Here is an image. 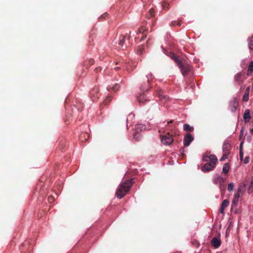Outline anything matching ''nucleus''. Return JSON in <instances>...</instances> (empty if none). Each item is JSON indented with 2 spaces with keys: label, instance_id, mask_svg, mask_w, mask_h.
<instances>
[{
  "label": "nucleus",
  "instance_id": "a19ab883",
  "mask_svg": "<svg viewBox=\"0 0 253 253\" xmlns=\"http://www.w3.org/2000/svg\"><path fill=\"white\" fill-rule=\"evenodd\" d=\"M176 25L180 26L181 25V21L179 20L178 22H176Z\"/></svg>",
  "mask_w": 253,
  "mask_h": 253
},
{
  "label": "nucleus",
  "instance_id": "2eb2a0df",
  "mask_svg": "<svg viewBox=\"0 0 253 253\" xmlns=\"http://www.w3.org/2000/svg\"><path fill=\"white\" fill-rule=\"evenodd\" d=\"M229 205V201L228 200H224L222 202L220 208V212L221 213L224 214V209L227 208Z\"/></svg>",
  "mask_w": 253,
  "mask_h": 253
},
{
  "label": "nucleus",
  "instance_id": "423d86ee",
  "mask_svg": "<svg viewBox=\"0 0 253 253\" xmlns=\"http://www.w3.org/2000/svg\"><path fill=\"white\" fill-rule=\"evenodd\" d=\"M161 138V142L165 145H170L173 141L172 135L168 132L167 134L162 135Z\"/></svg>",
  "mask_w": 253,
  "mask_h": 253
},
{
  "label": "nucleus",
  "instance_id": "bb28decb",
  "mask_svg": "<svg viewBox=\"0 0 253 253\" xmlns=\"http://www.w3.org/2000/svg\"><path fill=\"white\" fill-rule=\"evenodd\" d=\"M249 98V93L247 92H245L244 93V94L243 95V101L245 102H247L248 101Z\"/></svg>",
  "mask_w": 253,
  "mask_h": 253
},
{
  "label": "nucleus",
  "instance_id": "a18cd8bd",
  "mask_svg": "<svg viewBox=\"0 0 253 253\" xmlns=\"http://www.w3.org/2000/svg\"><path fill=\"white\" fill-rule=\"evenodd\" d=\"M243 134V131L242 130V131H241L240 135H241V134Z\"/></svg>",
  "mask_w": 253,
  "mask_h": 253
},
{
  "label": "nucleus",
  "instance_id": "f704fd0d",
  "mask_svg": "<svg viewBox=\"0 0 253 253\" xmlns=\"http://www.w3.org/2000/svg\"><path fill=\"white\" fill-rule=\"evenodd\" d=\"M119 84H116L114 86H113L112 87V89L114 90V91H116V90H118L119 89Z\"/></svg>",
  "mask_w": 253,
  "mask_h": 253
},
{
  "label": "nucleus",
  "instance_id": "4c0bfd02",
  "mask_svg": "<svg viewBox=\"0 0 253 253\" xmlns=\"http://www.w3.org/2000/svg\"><path fill=\"white\" fill-rule=\"evenodd\" d=\"M244 164H248L249 162V159H241Z\"/></svg>",
  "mask_w": 253,
  "mask_h": 253
},
{
  "label": "nucleus",
  "instance_id": "7ed1b4c3",
  "mask_svg": "<svg viewBox=\"0 0 253 253\" xmlns=\"http://www.w3.org/2000/svg\"><path fill=\"white\" fill-rule=\"evenodd\" d=\"M177 65L184 76H187L191 70V67L185 60H182Z\"/></svg>",
  "mask_w": 253,
  "mask_h": 253
},
{
  "label": "nucleus",
  "instance_id": "c9c22d12",
  "mask_svg": "<svg viewBox=\"0 0 253 253\" xmlns=\"http://www.w3.org/2000/svg\"><path fill=\"white\" fill-rule=\"evenodd\" d=\"M111 99L110 97H109L104 100V103L105 104H107V103H109V102L111 101Z\"/></svg>",
  "mask_w": 253,
  "mask_h": 253
},
{
  "label": "nucleus",
  "instance_id": "ddd939ff",
  "mask_svg": "<svg viewBox=\"0 0 253 253\" xmlns=\"http://www.w3.org/2000/svg\"><path fill=\"white\" fill-rule=\"evenodd\" d=\"M238 200L233 199L232 201L231 209L232 212L237 214L238 213Z\"/></svg>",
  "mask_w": 253,
  "mask_h": 253
},
{
  "label": "nucleus",
  "instance_id": "4468645a",
  "mask_svg": "<svg viewBox=\"0 0 253 253\" xmlns=\"http://www.w3.org/2000/svg\"><path fill=\"white\" fill-rule=\"evenodd\" d=\"M211 244L215 248H218L221 245V241L219 238L214 237L211 240Z\"/></svg>",
  "mask_w": 253,
  "mask_h": 253
},
{
  "label": "nucleus",
  "instance_id": "473e14b6",
  "mask_svg": "<svg viewBox=\"0 0 253 253\" xmlns=\"http://www.w3.org/2000/svg\"><path fill=\"white\" fill-rule=\"evenodd\" d=\"M169 4L167 2H164L162 4V6L164 9L165 10H168L169 9Z\"/></svg>",
  "mask_w": 253,
  "mask_h": 253
},
{
  "label": "nucleus",
  "instance_id": "0eeeda50",
  "mask_svg": "<svg viewBox=\"0 0 253 253\" xmlns=\"http://www.w3.org/2000/svg\"><path fill=\"white\" fill-rule=\"evenodd\" d=\"M245 72H240L234 76V82L238 85H241L245 80Z\"/></svg>",
  "mask_w": 253,
  "mask_h": 253
},
{
  "label": "nucleus",
  "instance_id": "37998d69",
  "mask_svg": "<svg viewBox=\"0 0 253 253\" xmlns=\"http://www.w3.org/2000/svg\"><path fill=\"white\" fill-rule=\"evenodd\" d=\"M114 69L115 70L117 71L120 69V67H115Z\"/></svg>",
  "mask_w": 253,
  "mask_h": 253
},
{
  "label": "nucleus",
  "instance_id": "e433bc0d",
  "mask_svg": "<svg viewBox=\"0 0 253 253\" xmlns=\"http://www.w3.org/2000/svg\"><path fill=\"white\" fill-rule=\"evenodd\" d=\"M101 68L100 67H98L97 68H96L94 69V71L96 73H98V72H100L101 71Z\"/></svg>",
  "mask_w": 253,
  "mask_h": 253
},
{
  "label": "nucleus",
  "instance_id": "9d476101",
  "mask_svg": "<svg viewBox=\"0 0 253 253\" xmlns=\"http://www.w3.org/2000/svg\"><path fill=\"white\" fill-rule=\"evenodd\" d=\"M194 140L193 136L190 133H187L184 137L183 144L185 146H188Z\"/></svg>",
  "mask_w": 253,
  "mask_h": 253
},
{
  "label": "nucleus",
  "instance_id": "58836bf2",
  "mask_svg": "<svg viewBox=\"0 0 253 253\" xmlns=\"http://www.w3.org/2000/svg\"><path fill=\"white\" fill-rule=\"evenodd\" d=\"M48 200L49 202H51L53 201V197L51 196H49L48 198Z\"/></svg>",
  "mask_w": 253,
  "mask_h": 253
},
{
  "label": "nucleus",
  "instance_id": "c03bdc74",
  "mask_svg": "<svg viewBox=\"0 0 253 253\" xmlns=\"http://www.w3.org/2000/svg\"><path fill=\"white\" fill-rule=\"evenodd\" d=\"M172 122V121H170V122H168V123L169 124V123H171Z\"/></svg>",
  "mask_w": 253,
  "mask_h": 253
},
{
  "label": "nucleus",
  "instance_id": "cd10ccee",
  "mask_svg": "<svg viewBox=\"0 0 253 253\" xmlns=\"http://www.w3.org/2000/svg\"><path fill=\"white\" fill-rule=\"evenodd\" d=\"M243 142H241L240 145V158H243Z\"/></svg>",
  "mask_w": 253,
  "mask_h": 253
},
{
  "label": "nucleus",
  "instance_id": "1a4fd4ad",
  "mask_svg": "<svg viewBox=\"0 0 253 253\" xmlns=\"http://www.w3.org/2000/svg\"><path fill=\"white\" fill-rule=\"evenodd\" d=\"M238 106V101L236 98L232 99L229 103V108L231 111L234 113L236 112Z\"/></svg>",
  "mask_w": 253,
  "mask_h": 253
},
{
  "label": "nucleus",
  "instance_id": "c756f323",
  "mask_svg": "<svg viewBox=\"0 0 253 253\" xmlns=\"http://www.w3.org/2000/svg\"><path fill=\"white\" fill-rule=\"evenodd\" d=\"M234 187V183L232 182L229 183L228 185L227 190L228 191H231L233 190Z\"/></svg>",
  "mask_w": 253,
  "mask_h": 253
},
{
  "label": "nucleus",
  "instance_id": "79ce46f5",
  "mask_svg": "<svg viewBox=\"0 0 253 253\" xmlns=\"http://www.w3.org/2000/svg\"><path fill=\"white\" fill-rule=\"evenodd\" d=\"M250 86H248V87L246 88V90H245V92H249H249H250Z\"/></svg>",
  "mask_w": 253,
  "mask_h": 253
},
{
  "label": "nucleus",
  "instance_id": "09e8293b",
  "mask_svg": "<svg viewBox=\"0 0 253 253\" xmlns=\"http://www.w3.org/2000/svg\"><path fill=\"white\" fill-rule=\"evenodd\" d=\"M149 40V39H148V41H147V43L148 42Z\"/></svg>",
  "mask_w": 253,
  "mask_h": 253
},
{
  "label": "nucleus",
  "instance_id": "a211bd4d",
  "mask_svg": "<svg viewBox=\"0 0 253 253\" xmlns=\"http://www.w3.org/2000/svg\"><path fill=\"white\" fill-rule=\"evenodd\" d=\"M202 158H217L216 156L211 154V152L207 151L205 154H204Z\"/></svg>",
  "mask_w": 253,
  "mask_h": 253
},
{
  "label": "nucleus",
  "instance_id": "412c9836",
  "mask_svg": "<svg viewBox=\"0 0 253 253\" xmlns=\"http://www.w3.org/2000/svg\"><path fill=\"white\" fill-rule=\"evenodd\" d=\"M95 61L93 59H89L88 60H86L84 62V66L88 67V66H90L91 65L94 64Z\"/></svg>",
  "mask_w": 253,
  "mask_h": 253
},
{
  "label": "nucleus",
  "instance_id": "6e6552de",
  "mask_svg": "<svg viewBox=\"0 0 253 253\" xmlns=\"http://www.w3.org/2000/svg\"><path fill=\"white\" fill-rule=\"evenodd\" d=\"M99 88L98 86H94L90 92V97L93 101H96L99 97Z\"/></svg>",
  "mask_w": 253,
  "mask_h": 253
},
{
  "label": "nucleus",
  "instance_id": "f3484780",
  "mask_svg": "<svg viewBox=\"0 0 253 253\" xmlns=\"http://www.w3.org/2000/svg\"><path fill=\"white\" fill-rule=\"evenodd\" d=\"M137 100L140 103H144L147 100L145 94L143 92L137 97Z\"/></svg>",
  "mask_w": 253,
  "mask_h": 253
},
{
  "label": "nucleus",
  "instance_id": "f8f14e48",
  "mask_svg": "<svg viewBox=\"0 0 253 253\" xmlns=\"http://www.w3.org/2000/svg\"><path fill=\"white\" fill-rule=\"evenodd\" d=\"M225 179L219 175H216L213 178V182L215 184L221 185L225 181Z\"/></svg>",
  "mask_w": 253,
  "mask_h": 253
},
{
  "label": "nucleus",
  "instance_id": "ea45409f",
  "mask_svg": "<svg viewBox=\"0 0 253 253\" xmlns=\"http://www.w3.org/2000/svg\"><path fill=\"white\" fill-rule=\"evenodd\" d=\"M171 24L172 26H174L176 24V21H172Z\"/></svg>",
  "mask_w": 253,
  "mask_h": 253
},
{
  "label": "nucleus",
  "instance_id": "b1692460",
  "mask_svg": "<svg viewBox=\"0 0 253 253\" xmlns=\"http://www.w3.org/2000/svg\"><path fill=\"white\" fill-rule=\"evenodd\" d=\"M253 61H252L250 63L249 67H248L247 75L250 76L252 74V73L253 72Z\"/></svg>",
  "mask_w": 253,
  "mask_h": 253
},
{
  "label": "nucleus",
  "instance_id": "6ab92c4d",
  "mask_svg": "<svg viewBox=\"0 0 253 253\" xmlns=\"http://www.w3.org/2000/svg\"><path fill=\"white\" fill-rule=\"evenodd\" d=\"M170 57L177 64L182 60L179 59L178 57L172 52L170 53Z\"/></svg>",
  "mask_w": 253,
  "mask_h": 253
},
{
  "label": "nucleus",
  "instance_id": "7c9ffc66",
  "mask_svg": "<svg viewBox=\"0 0 253 253\" xmlns=\"http://www.w3.org/2000/svg\"><path fill=\"white\" fill-rule=\"evenodd\" d=\"M145 128V126L142 125H137L135 126V129L137 131H138V130L140 129V130H142L143 129Z\"/></svg>",
  "mask_w": 253,
  "mask_h": 253
},
{
  "label": "nucleus",
  "instance_id": "4be33fe9",
  "mask_svg": "<svg viewBox=\"0 0 253 253\" xmlns=\"http://www.w3.org/2000/svg\"><path fill=\"white\" fill-rule=\"evenodd\" d=\"M126 39V35H121L119 36V38L118 40V44L120 45H122Z\"/></svg>",
  "mask_w": 253,
  "mask_h": 253
},
{
  "label": "nucleus",
  "instance_id": "39448f33",
  "mask_svg": "<svg viewBox=\"0 0 253 253\" xmlns=\"http://www.w3.org/2000/svg\"><path fill=\"white\" fill-rule=\"evenodd\" d=\"M223 149V156L221 158H227V157L229 156L231 149V145L227 142L225 141L223 145L222 146Z\"/></svg>",
  "mask_w": 253,
  "mask_h": 253
},
{
  "label": "nucleus",
  "instance_id": "2f4dec72",
  "mask_svg": "<svg viewBox=\"0 0 253 253\" xmlns=\"http://www.w3.org/2000/svg\"><path fill=\"white\" fill-rule=\"evenodd\" d=\"M144 49V45H140L138 47V49H137V52L141 54L143 52V50Z\"/></svg>",
  "mask_w": 253,
  "mask_h": 253
},
{
  "label": "nucleus",
  "instance_id": "aec40b11",
  "mask_svg": "<svg viewBox=\"0 0 253 253\" xmlns=\"http://www.w3.org/2000/svg\"><path fill=\"white\" fill-rule=\"evenodd\" d=\"M183 129L186 131L192 132L194 130V127L187 124H185L183 125Z\"/></svg>",
  "mask_w": 253,
  "mask_h": 253
},
{
  "label": "nucleus",
  "instance_id": "72a5a7b5",
  "mask_svg": "<svg viewBox=\"0 0 253 253\" xmlns=\"http://www.w3.org/2000/svg\"><path fill=\"white\" fill-rule=\"evenodd\" d=\"M64 146H66V142L65 141H62L60 142V148L62 150L64 148Z\"/></svg>",
  "mask_w": 253,
  "mask_h": 253
},
{
  "label": "nucleus",
  "instance_id": "f03ea898",
  "mask_svg": "<svg viewBox=\"0 0 253 253\" xmlns=\"http://www.w3.org/2000/svg\"><path fill=\"white\" fill-rule=\"evenodd\" d=\"M153 79V76L151 73L148 74L143 79V83L140 85V89L142 92L147 91L150 88V83Z\"/></svg>",
  "mask_w": 253,
  "mask_h": 253
},
{
  "label": "nucleus",
  "instance_id": "9b49d317",
  "mask_svg": "<svg viewBox=\"0 0 253 253\" xmlns=\"http://www.w3.org/2000/svg\"><path fill=\"white\" fill-rule=\"evenodd\" d=\"M138 33L142 34V37L140 39V41H142L147 37V29L144 26H142L138 29L137 34Z\"/></svg>",
  "mask_w": 253,
  "mask_h": 253
},
{
  "label": "nucleus",
  "instance_id": "de8ad7c7",
  "mask_svg": "<svg viewBox=\"0 0 253 253\" xmlns=\"http://www.w3.org/2000/svg\"><path fill=\"white\" fill-rule=\"evenodd\" d=\"M126 68H127V70H128V68L127 67H126Z\"/></svg>",
  "mask_w": 253,
  "mask_h": 253
},
{
  "label": "nucleus",
  "instance_id": "a878e982",
  "mask_svg": "<svg viewBox=\"0 0 253 253\" xmlns=\"http://www.w3.org/2000/svg\"><path fill=\"white\" fill-rule=\"evenodd\" d=\"M241 192V189L239 188L237 191L235 193L233 199L237 200L239 201V197L240 196V193Z\"/></svg>",
  "mask_w": 253,
  "mask_h": 253
},
{
  "label": "nucleus",
  "instance_id": "393cba45",
  "mask_svg": "<svg viewBox=\"0 0 253 253\" xmlns=\"http://www.w3.org/2000/svg\"><path fill=\"white\" fill-rule=\"evenodd\" d=\"M229 165L228 163H226L224 165L223 168H222V172L225 173L227 174L229 170Z\"/></svg>",
  "mask_w": 253,
  "mask_h": 253
},
{
  "label": "nucleus",
  "instance_id": "f257e3e1",
  "mask_svg": "<svg viewBox=\"0 0 253 253\" xmlns=\"http://www.w3.org/2000/svg\"><path fill=\"white\" fill-rule=\"evenodd\" d=\"M132 179H129L120 184L116 193L118 198H122L130 190L132 185Z\"/></svg>",
  "mask_w": 253,
  "mask_h": 253
},
{
  "label": "nucleus",
  "instance_id": "5701e85b",
  "mask_svg": "<svg viewBox=\"0 0 253 253\" xmlns=\"http://www.w3.org/2000/svg\"><path fill=\"white\" fill-rule=\"evenodd\" d=\"M248 46L250 50H253V36L248 39Z\"/></svg>",
  "mask_w": 253,
  "mask_h": 253
},
{
  "label": "nucleus",
  "instance_id": "49530a36",
  "mask_svg": "<svg viewBox=\"0 0 253 253\" xmlns=\"http://www.w3.org/2000/svg\"><path fill=\"white\" fill-rule=\"evenodd\" d=\"M135 136H136V134H134V137H135Z\"/></svg>",
  "mask_w": 253,
  "mask_h": 253
},
{
  "label": "nucleus",
  "instance_id": "c85d7f7f",
  "mask_svg": "<svg viewBox=\"0 0 253 253\" xmlns=\"http://www.w3.org/2000/svg\"><path fill=\"white\" fill-rule=\"evenodd\" d=\"M154 15V11L153 9H150L149 10L148 13L147 14V16L150 18V17H153Z\"/></svg>",
  "mask_w": 253,
  "mask_h": 253
},
{
  "label": "nucleus",
  "instance_id": "20e7f679",
  "mask_svg": "<svg viewBox=\"0 0 253 253\" xmlns=\"http://www.w3.org/2000/svg\"><path fill=\"white\" fill-rule=\"evenodd\" d=\"M209 163L205 164L202 168V170L204 172H208L212 170L216 165L217 159H210Z\"/></svg>",
  "mask_w": 253,
  "mask_h": 253
},
{
  "label": "nucleus",
  "instance_id": "dca6fc26",
  "mask_svg": "<svg viewBox=\"0 0 253 253\" xmlns=\"http://www.w3.org/2000/svg\"><path fill=\"white\" fill-rule=\"evenodd\" d=\"M244 119L246 123L249 122L251 119L250 110L249 109H246L244 114L243 116Z\"/></svg>",
  "mask_w": 253,
  "mask_h": 253
}]
</instances>
